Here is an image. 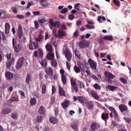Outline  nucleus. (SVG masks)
Instances as JSON below:
<instances>
[{
    "mask_svg": "<svg viewBox=\"0 0 131 131\" xmlns=\"http://www.w3.org/2000/svg\"><path fill=\"white\" fill-rule=\"evenodd\" d=\"M15 40L14 38H13L12 39L13 48L14 49L15 52L16 53H18L21 50L22 47L20 44L18 43L17 45Z\"/></svg>",
    "mask_w": 131,
    "mask_h": 131,
    "instance_id": "obj_1",
    "label": "nucleus"
},
{
    "mask_svg": "<svg viewBox=\"0 0 131 131\" xmlns=\"http://www.w3.org/2000/svg\"><path fill=\"white\" fill-rule=\"evenodd\" d=\"M88 63L92 70H95L96 69L97 63L92 59L89 58V59Z\"/></svg>",
    "mask_w": 131,
    "mask_h": 131,
    "instance_id": "obj_2",
    "label": "nucleus"
},
{
    "mask_svg": "<svg viewBox=\"0 0 131 131\" xmlns=\"http://www.w3.org/2000/svg\"><path fill=\"white\" fill-rule=\"evenodd\" d=\"M79 46L81 48H84L88 47L90 45L89 41L87 40H83L81 41L79 43Z\"/></svg>",
    "mask_w": 131,
    "mask_h": 131,
    "instance_id": "obj_3",
    "label": "nucleus"
},
{
    "mask_svg": "<svg viewBox=\"0 0 131 131\" xmlns=\"http://www.w3.org/2000/svg\"><path fill=\"white\" fill-rule=\"evenodd\" d=\"M63 53L65 54L67 60L68 61H70L71 59L72 55L69 50L68 49H67L66 51H63Z\"/></svg>",
    "mask_w": 131,
    "mask_h": 131,
    "instance_id": "obj_4",
    "label": "nucleus"
},
{
    "mask_svg": "<svg viewBox=\"0 0 131 131\" xmlns=\"http://www.w3.org/2000/svg\"><path fill=\"white\" fill-rule=\"evenodd\" d=\"M38 46V44L36 42L30 41L29 45V49L32 50L37 48Z\"/></svg>",
    "mask_w": 131,
    "mask_h": 131,
    "instance_id": "obj_5",
    "label": "nucleus"
},
{
    "mask_svg": "<svg viewBox=\"0 0 131 131\" xmlns=\"http://www.w3.org/2000/svg\"><path fill=\"white\" fill-rule=\"evenodd\" d=\"M25 61L24 58L21 57L17 61L16 65V68L17 69H19L21 67Z\"/></svg>",
    "mask_w": 131,
    "mask_h": 131,
    "instance_id": "obj_6",
    "label": "nucleus"
},
{
    "mask_svg": "<svg viewBox=\"0 0 131 131\" xmlns=\"http://www.w3.org/2000/svg\"><path fill=\"white\" fill-rule=\"evenodd\" d=\"M99 127V124L96 122H93L91 123V128L92 131H94Z\"/></svg>",
    "mask_w": 131,
    "mask_h": 131,
    "instance_id": "obj_7",
    "label": "nucleus"
},
{
    "mask_svg": "<svg viewBox=\"0 0 131 131\" xmlns=\"http://www.w3.org/2000/svg\"><path fill=\"white\" fill-rule=\"evenodd\" d=\"M11 110L7 107H5L3 108L2 110L1 113L3 114H7L11 112Z\"/></svg>",
    "mask_w": 131,
    "mask_h": 131,
    "instance_id": "obj_8",
    "label": "nucleus"
},
{
    "mask_svg": "<svg viewBox=\"0 0 131 131\" xmlns=\"http://www.w3.org/2000/svg\"><path fill=\"white\" fill-rule=\"evenodd\" d=\"M90 94L92 96L94 97L96 100H99L100 97V96L98 95L97 93L95 91L92 90L91 91Z\"/></svg>",
    "mask_w": 131,
    "mask_h": 131,
    "instance_id": "obj_9",
    "label": "nucleus"
},
{
    "mask_svg": "<svg viewBox=\"0 0 131 131\" xmlns=\"http://www.w3.org/2000/svg\"><path fill=\"white\" fill-rule=\"evenodd\" d=\"M104 74L105 77L108 79H113L114 77L113 75L110 72L107 71H105L104 72Z\"/></svg>",
    "mask_w": 131,
    "mask_h": 131,
    "instance_id": "obj_10",
    "label": "nucleus"
},
{
    "mask_svg": "<svg viewBox=\"0 0 131 131\" xmlns=\"http://www.w3.org/2000/svg\"><path fill=\"white\" fill-rule=\"evenodd\" d=\"M66 35L65 32L61 30H58V34H55V36L56 37H59V36H64Z\"/></svg>",
    "mask_w": 131,
    "mask_h": 131,
    "instance_id": "obj_11",
    "label": "nucleus"
},
{
    "mask_svg": "<svg viewBox=\"0 0 131 131\" xmlns=\"http://www.w3.org/2000/svg\"><path fill=\"white\" fill-rule=\"evenodd\" d=\"M78 100L81 102L82 104L87 103V101L86 99L84 97L78 96Z\"/></svg>",
    "mask_w": 131,
    "mask_h": 131,
    "instance_id": "obj_12",
    "label": "nucleus"
},
{
    "mask_svg": "<svg viewBox=\"0 0 131 131\" xmlns=\"http://www.w3.org/2000/svg\"><path fill=\"white\" fill-rule=\"evenodd\" d=\"M39 63L41 66L44 68H45L47 66V62L46 60L43 59L39 60Z\"/></svg>",
    "mask_w": 131,
    "mask_h": 131,
    "instance_id": "obj_13",
    "label": "nucleus"
},
{
    "mask_svg": "<svg viewBox=\"0 0 131 131\" xmlns=\"http://www.w3.org/2000/svg\"><path fill=\"white\" fill-rule=\"evenodd\" d=\"M5 76L7 79L10 80L13 77V75L10 72L7 71L5 73Z\"/></svg>",
    "mask_w": 131,
    "mask_h": 131,
    "instance_id": "obj_14",
    "label": "nucleus"
},
{
    "mask_svg": "<svg viewBox=\"0 0 131 131\" xmlns=\"http://www.w3.org/2000/svg\"><path fill=\"white\" fill-rule=\"evenodd\" d=\"M119 108L122 112H123L127 110V107L125 105L123 104L119 105Z\"/></svg>",
    "mask_w": 131,
    "mask_h": 131,
    "instance_id": "obj_15",
    "label": "nucleus"
},
{
    "mask_svg": "<svg viewBox=\"0 0 131 131\" xmlns=\"http://www.w3.org/2000/svg\"><path fill=\"white\" fill-rule=\"evenodd\" d=\"M106 90H107L109 89L110 91H114V90L117 89V87L114 86L108 85L107 86H106Z\"/></svg>",
    "mask_w": 131,
    "mask_h": 131,
    "instance_id": "obj_16",
    "label": "nucleus"
},
{
    "mask_svg": "<svg viewBox=\"0 0 131 131\" xmlns=\"http://www.w3.org/2000/svg\"><path fill=\"white\" fill-rule=\"evenodd\" d=\"M71 127L75 130H77L78 129V124L77 123L74 122L71 124Z\"/></svg>",
    "mask_w": 131,
    "mask_h": 131,
    "instance_id": "obj_17",
    "label": "nucleus"
},
{
    "mask_svg": "<svg viewBox=\"0 0 131 131\" xmlns=\"http://www.w3.org/2000/svg\"><path fill=\"white\" fill-rule=\"evenodd\" d=\"M59 94L60 96H66V95L63 89L60 86L59 87Z\"/></svg>",
    "mask_w": 131,
    "mask_h": 131,
    "instance_id": "obj_18",
    "label": "nucleus"
},
{
    "mask_svg": "<svg viewBox=\"0 0 131 131\" xmlns=\"http://www.w3.org/2000/svg\"><path fill=\"white\" fill-rule=\"evenodd\" d=\"M46 57L47 59L49 60H52L54 58V55L52 53H48Z\"/></svg>",
    "mask_w": 131,
    "mask_h": 131,
    "instance_id": "obj_19",
    "label": "nucleus"
},
{
    "mask_svg": "<svg viewBox=\"0 0 131 131\" xmlns=\"http://www.w3.org/2000/svg\"><path fill=\"white\" fill-rule=\"evenodd\" d=\"M70 102L68 100H66L64 102L61 103V105L64 109H66L69 104Z\"/></svg>",
    "mask_w": 131,
    "mask_h": 131,
    "instance_id": "obj_20",
    "label": "nucleus"
},
{
    "mask_svg": "<svg viewBox=\"0 0 131 131\" xmlns=\"http://www.w3.org/2000/svg\"><path fill=\"white\" fill-rule=\"evenodd\" d=\"M32 81L31 77L30 74H27L26 79L25 82L27 83H29Z\"/></svg>",
    "mask_w": 131,
    "mask_h": 131,
    "instance_id": "obj_21",
    "label": "nucleus"
},
{
    "mask_svg": "<svg viewBox=\"0 0 131 131\" xmlns=\"http://www.w3.org/2000/svg\"><path fill=\"white\" fill-rule=\"evenodd\" d=\"M5 33L6 34H8L9 32L10 29V26L8 23H6L5 26Z\"/></svg>",
    "mask_w": 131,
    "mask_h": 131,
    "instance_id": "obj_22",
    "label": "nucleus"
},
{
    "mask_svg": "<svg viewBox=\"0 0 131 131\" xmlns=\"http://www.w3.org/2000/svg\"><path fill=\"white\" fill-rule=\"evenodd\" d=\"M87 107L88 108L91 109H92L94 107V105L93 102L92 101H90L89 102L87 101Z\"/></svg>",
    "mask_w": 131,
    "mask_h": 131,
    "instance_id": "obj_23",
    "label": "nucleus"
},
{
    "mask_svg": "<svg viewBox=\"0 0 131 131\" xmlns=\"http://www.w3.org/2000/svg\"><path fill=\"white\" fill-rule=\"evenodd\" d=\"M49 119L50 122L53 124L57 123L58 121L56 118L54 117H50Z\"/></svg>",
    "mask_w": 131,
    "mask_h": 131,
    "instance_id": "obj_24",
    "label": "nucleus"
},
{
    "mask_svg": "<svg viewBox=\"0 0 131 131\" xmlns=\"http://www.w3.org/2000/svg\"><path fill=\"white\" fill-rule=\"evenodd\" d=\"M103 39L105 40L110 41H112L114 39V38L112 36L106 35L103 37Z\"/></svg>",
    "mask_w": 131,
    "mask_h": 131,
    "instance_id": "obj_25",
    "label": "nucleus"
},
{
    "mask_svg": "<svg viewBox=\"0 0 131 131\" xmlns=\"http://www.w3.org/2000/svg\"><path fill=\"white\" fill-rule=\"evenodd\" d=\"M46 50L49 52H51L52 51V46L50 44H47L45 46Z\"/></svg>",
    "mask_w": 131,
    "mask_h": 131,
    "instance_id": "obj_26",
    "label": "nucleus"
},
{
    "mask_svg": "<svg viewBox=\"0 0 131 131\" xmlns=\"http://www.w3.org/2000/svg\"><path fill=\"white\" fill-rule=\"evenodd\" d=\"M46 72L48 75L50 76H52L53 75L52 69L50 67L46 69Z\"/></svg>",
    "mask_w": 131,
    "mask_h": 131,
    "instance_id": "obj_27",
    "label": "nucleus"
},
{
    "mask_svg": "<svg viewBox=\"0 0 131 131\" xmlns=\"http://www.w3.org/2000/svg\"><path fill=\"white\" fill-rule=\"evenodd\" d=\"M39 112L41 114H44L45 113V110L43 107L41 106L39 108Z\"/></svg>",
    "mask_w": 131,
    "mask_h": 131,
    "instance_id": "obj_28",
    "label": "nucleus"
},
{
    "mask_svg": "<svg viewBox=\"0 0 131 131\" xmlns=\"http://www.w3.org/2000/svg\"><path fill=\"white\" fill-rule=\"evenodd\" d=\"M44 37L43 36L41 35H39V37L36 39V41L39 42L41 40L44 38Z\"/></svg>",
    "mask_w": 131,
    "mask_h": 131,
    "instance_id": "obj_29",
    "label": "nucleus"
},
{
    "mask_svg": "<svg viewBox=\"0 0 131 131\" xmlns=\"http://www.w3.org/2000/svg\"><path fill=\"white\" fill-rule=\"evenodd\" d=\"M108 114L107 113H103L101 117L103 120H105L108 117Z\"/></svg>",
    "mask_w": 131,
    "mask_h": 131,
    "instance_id": "obj_30",
    "label": "nucleus"
},
{
    "mask_svg": "<svg viewBox=\"0 0 131 131\" xmlns=\"http://www.w3.org/2000/svg\"><path fill=\"white\" fill-rule=\"evenodd\" d=\"M45 18L43 16H41L38 18V21L40 23H43L45 21Z\"/></svg>",
    "mask_w": 131,
    "mask_h": 131,
    "instance_id": "obj_31",
    "label": "nucleus"
},
{
    "mask_svg": "<svg viewBox=\"0 0 131 131\" xmlns=\"http://www.w3.org/2000/svg\"><path fill=\"white\" fill-rule=\"evenodd\" d=\"M36 100L35 98H32L31 99L30 101V105H34L36 104Z\"/></svg>",
    "mask_w": 131,
    "mask_h": 131,
    "instance_id": "obj_32",
    "label": "nucleus"
},
{
    "mask_svg": "<svg viewBox=\"0 0 131 131\" xmlns=\"http://www.w3.org/2000/svg\"><path fill=\"white\" fill-rule=\"evenodd\" d=\"M61 78L63 83L64 84H66V80L65 76L64 74H62Z\"/></svg>",
    "mask_w": 131,
    "mask_h": 131,
    "instance_id": "obj_33",
    "label": "nucleus"
},
{
    "mask_svg": "<svg viewBox=\"0 0 131 131\" xmlns=\"http://www.w3.org/2000/svg\"><path fill=\"white\" fill-rule=\"evenodd\" d=\"M93 87L96 90H101V87L98 84L96 83L93 85Z\"/></svg>",
    "mask_w": 131,
    "mask_h": 131,
    "instance_id": "obj_34",
    "label": "nucleus"
},
{
    "mask_svg": "<svg viewBox=\"0 0 131 131\" xmlns=\"http://www.w3.org/2000/svg\"><path fill=\"white\" fill-rule=\"evenodd\" d=\"M71 85L73 88L75 90V92H78V89L76 83Z\"/></svg>",
    "mask_w": 131,
    "mask_h": 131,
    "instance_id": "obj_35",
    "label": "nucleus"
},
{
    "mask_svg": "<svg viewBox=\"0 0 131 131\" xmlns=\"http://www.w3.org/2000/svg\"><path fill=\"white\" fill-rule=\"evenodd\" d=\"M79 83L80 88V89L84 88L85 85L84 83L81 81H79Z\"/></svg>",
    "mask_w": 131,
    "mask_h": 131,
    "instance_id": "obj_36",
    "label": "nucleus"
},
{
    "mask_svg": "<svg viewBox=\"0 0 131 131\" xmlns=\"http://www.w3.org/2000/svg\"><path fill=\"white\" fill-rule=\"evenodd\" d=\"M12 117L13 119H16L18 117V114L17 113L15 112L12 114Z\"/></svg>",
    "mask_w": 131,
    "mask_h": 131,
    "instance_id": "obj_37",
    "label": "nucleus"
},
{
    "mask_svg": "<svg viewBox=\"0 0 131 131\" xmlns=\"http://www.w3.org/2000/svg\"><path fill=\"white\" fill-rule=\"evenodd\" d=\"M38 55L39 57H42L43 55V53L41 49L38 50Z\"/></svg>",
    "mask_w": 131,
    "mask_h": 131,
    "instance_id": "obj_38",
    "label": "nucleus"
},
{
    "mask_svg": "<svg viewBox=\"0 0 131 131\" xmlns=\"http://www.w3.org/2000/svg\"><path fill=\"white\" fill-rule=\"evenodd\" d=\"M67 8H64L60 12L62 14H64L68 11Z\"/></svg>",
    "mask_w": 131,
    "mask_h": 131,
    "instance_id": "obj_39",
    "label": "nucleus"
},
{
    "mask_svg": "<svg viewBox=\"0 0 131 131\" xmlns=\"http://www.w3.org/2000/svg\"><path fill=\"white\" fill-rule=\"evenodd\" d=\"M124 120L125 121V122L128 123H129L131 121V119L129 117H124Z\"/></svg>",
    "mask_w": 131,
    "mask_h": 131,
    "instance_id": "obj_40",
    "label": "nucleus"
},
{
    "mask_svg": "<svg viewBox=\"0 0 131 131\" xmlns=\"http://www.w3.org/2000/svg\"><path fill=\"white\" fill-rule=\"evenodd\" d=\"M51 63L52 65V66H56L57 65V62L56 60H52L51 61Z\"/></svg>",
    "mask_w": 131,
    "mask_h": 131,
    "instance_id": "obj_41",
    "label": "nucleus"
},
{
    "mask_svg": "<svg viewBox=\"0 0 131 131\" xmlns=\"http://www.w3.org/2000/svg\"><path fill=\"white\" fill-rule=\"evenodd\" d=\"M74 70L76 73H78V72L80 71V70L79 68L77 66H74Z\"/></svg>",
    "mask_w": 131,
    "mask_h": 131,
    "instance_id": "obj_42",
    "label": "nucleus"
},
{
    "mask_svg": "<svg viewBox=\"0 0 131 131\" xmlns=\"http://www.w3.org/2000/svg\"><path fill=\"white\" fill-rule=\"evenodd\" d=\"M113 2L116 6H120V3L118 0H113Z\"/></svg>",
    "mask_w": 131,
    "mask_h": 131,
    "instance_id": "obj_43",
    "label": "nucleus"
},
{
    "mask_svg": "<svg viewBox=\"0 0 131 131\" xmlns=\"http://www.w3.org/2000/svg\"><path fill=\"white\" fill-rule=\"evenodd\" d=\"M46 85L45 84L43 85L42 88V93L43 94H45L46 92Z\"/></svg>",
    "mask_w": 131,
    "mask_h": 131,
    "instance_id": "obj_44",
    "label": "nucleus"
},
{
    "mask_svg": "<svg viewBox=\"0 0 131 131\" xmlns=\"http://www.w3.org/2000/svg\"><path fill=\"white\" fill-rule=\"evenodd\" d=\"M12 64V62L11 61H8V62H7L6 64V66L8 68H10Z\"/></svg>",
    "mask_w": 131,
    "mask_h": 131,
    "instance_id": "obj_45",
    "label": "nucleus"
},
{
    "mask_svg": "<svg viewBox=\"0 0 131 131\" xmlns=\"http://www.w3.org/2000/svg\"><path fill=\"white\" fill-rule=\"evenodd\" d=\"M41 4L43 6H46L49 5L48 3L45 1L41 2Z\"/></svg>",
    "mask_w": 131,
    "mask_h": 131,
    "instance_id": "obj_46",
    "label": "nucleus"
},
{
    "mask_svg": "<svg viewBox=\"0 0 131 131\" xmlns=\"http://www.w3.org/2000/svg\"><path fill=\"white\" fill-rule=\"evenodd\" d=\"M66 26L64 24H62L61 25V29L63 30H65L66 29Z\"/></svg>",
    "mask_w": 131,
    "mask_h": 131,
    "instance_id": "obj_47",
    "label": "nucleus"
},
{
    "mask_svg": "<svg viewBox=\"0 0 131 131\" xmlns=\"http://www.w3.org/2000/svg\"><path fill=\"white\" fill-rule=\"evenodd\" d=\"M33 14L34 15H41V13L40 11H37L32 12Z\"/></svg>",
    "mask_w": 131,
    "mask_h": 131,
    "instance_id": "obj_48",
    "label": "nucleus"
},
{
    "mask_svg": "<svg viewBox=\"0 0 131 131\" xmlns=\"http://www.w3.org/2000/svg\"><path fill=\"white\" fill-rule=\"evenodd\" d=\"M70 80L71 85L76 83L75 80L74 79L71 77L70 78Z\"/></svg>",
    "mask_w": 131,
    "mask_h": 131,
    "instance_id": "obj_49",
    "label": "nucleus"
},
{
    "mask_svg": "<svg viewBox=\"0 0 131 131\" xmlns=\"http://www.w3.org/2000/svg\"><path fill=\"white\" fill-rule=\"evenodd\" d=\"M18 36L19 38L20 39L21 38V37L23 36V32H18Z\"/></svg>",
    "mask_w": 131,
    "mask_h": 131,
    "instance_id": "obj_50",
    "label": "nucleus"
},
{
    "mask_svg": "<svg viewBox=\"0 0 131 131\" xmlns=\"http://www.w3.org/2000/svg\"><path fill=\"white\" fill-rule=\"evenodd\" d=\"M49 23L52 26H55V23L54 22L53 20L52 19H50L49 20Z\"/></svg>",
    "mask_w": 131,
    "mask_h": 131,
    "instance_id": "obj_51",
    "label": "nucleus"
},
{
    "mask_svg": "<svg viewBox=\"0 0 131 131\" xmlns=\"http://www.w3.org/2000/svg\"><path fill=\"white\" fill-rule=\"evenodd\" d=\"M74 53L75 55L77 56L79 59H80L81 57L80 55L79 54L78 52L76 50L74 51Z\"/></svg>",
    "mask_w": 131,
    "mask_h": 131,
    "instance_id": "obj_52",
    "label": "nucleus"
},
{
    "mask_svg": "<svg viewBox=\"0 0 131 131\" xmlns=\"http://www.w3.org/2000/svg\"><path fill=\"white\" fill-rule=\"evenodd\" d=\"M85 26L89 29H92L94 28V26L92 25H85Z\"/></svg>",
    "mask_w": 131,
    "mask_h": 131,
    "instance_id": "obj_53",
    "label": "nucleus"
},
{
    "mask_svg": "<svg viewBox=\"0 0 131 131\" xmlns=\"http://www.w3.org/2000/svg\"><path fill=\"white\" fill-rule=\"evenodd\" d=\"M79 34L78 31V30H77L73 34V36L75 38L77 37H78Z\"/></svg>",
    "mask_w": 131,
    "mask_h": 131,
    "instance_id": "obj_54",
    "label": "nucleus"
},
{
    "mask_svg": "<svg viewBox=\"0 0 131 131\" xmlns=\"http://www.w3.org/2000/svg\"><path fill=\"white\" fill-rule=\"evenodd\" d=\"M60 23L59 21H56L55 22V26H54L56 28H59L60 26Z\"/></svg>",
    "mask_w": 131,
    "mask_h": 131,
    "instance_id": "obj_55",
    "label": "nucleus"
},
{
    "mask_svg": "<svg viewBox=\"0 0 131 131\" xmlns=\"http://www.w3.org/2000/svg\"><path fill=\"white\" fill-rule=\"evenodd\" d=\"M114 117L115 119H116L118 118V115L117 114V112L116 111H115L113 113Z\"/></svg>",
    "mask_w": 131,
    "mask_h": 131,
    "instance_id": "obj_56",
    "label": "nucleus"
},
{
    "mask_svg": "<svg viewBox=\"0 0 131 131\" xmlns=\"http://www.w3.org/2000/svg\"><path fill=\"white\" fill-rule=\"evenodd\" d=\"M18 100V98H16L14 96L12 97L10 99V100L12 102L17 101Z\"/></svg>",
    "mask_w": 131,
    "mask_h": 131,
    "instance_id": "obj_57",
    "label": "nucleus"
},
{
    "mask_svg": "<svg viewBox=\"0 0 131 131\" xmlns=\"http://www.w3.org/2000/svg\"><path fill=\"white\" fill-rule=\"evenodd\" d=\"M123 83L126 84L127 83V81L126 80L124 79L123 78H120L119 79Z\"/></svg>",
    "mask_w": 131,
    "mask_h": 131,
    "instance_id": "obj_58",
    "label": "nucleus"
},
{
    "mask_svg": "<svg viewBox=\"0 0 131 131\" xmlns=\"http://www.w3.org/2000/svg\"><path fill=\"white\" fill-rule=\"evenodd\" d=\"M108 108L109 110L113 113L116 111L112 107L109 106Z\"/></svg>",
    "mask_w": 131,
    "mask_h": 131,
    "instance_id": "obj_59",
    "label": "nucleus"
},
{
    "mask_svg": "<svg viewBox=\"0 0 131 131\" xmlns=\"http://www.w3.org/2000/svg\"><path fill=\"white\" fill-rule=\"evenodd\" d=\"M81 5V4L79 3H77L75 4L74 6V8L78 10H79V9L78 8V7L79 6Z\"/></svg>",
    "mask_w": 131,
    "mask_h": 131,
    "instance_id": "obj_60",
    "label": "nucleus"
},
{
    "mask_svg": "<svg viewBox=\"0 0 131 131\" xmlns=\"http://www.w3.org/2000/svg\"><path fill=\"white\" fill-rule=\"evenodd\" d=\"M52 94H53L56 91V88L55 86L53 85H52Z\"/></svg>",
    "mask_w": 131,
    "mask_h": 131,
    "instance_id": "obj_61",
    "label": "nucleus"
},
{
    "mask_svg": "<svg viewBox=\"0 0 131 131\" xmlns=\"http://www.w3.org/2000/svg\"><path fill=\"white\" fill-rule=\"evenodd\" d=\"M50 37L47 32H46L45 35V40H46L47 39L49 38Z\"/></svg>",
    "mask_w": 131,
    "mask_h": 131,
    "instance_id": "obj_62",
    "label": "nucleus"
},
{
    "mask_svg": "<svg viewBox=\"0 0 131 131\" xmlns=\"http://www.w3.org/2000/svg\"><path fill=\"white\" fill-rule=\"evenodd\" d=\"M74 18V16L72 15H70L68 16L69 19L70 20H72Z\"/></svg>",
    "mask_w": 131,
    "mask_h": 131,
    "instance_id": "obj_63",
    "label": "nucleus"
},
{
    "mask_svg": "<svg viewBox=\"0 0 131 131\" xmlns=\"http://www.w3.org/2000/svg\"><path fill=\"white\" fill-rule=\"evenodd\" d=\"M42 117L41 116H39L37 117V121L38 122H40L42 119Z\"/></svg>",
    "mask_w": 131,
    "mask_h": 131,
    "instance_id": "obj_64",
    "label": "nucleus"
}]
</instances>
